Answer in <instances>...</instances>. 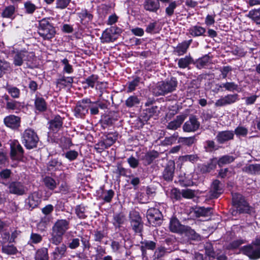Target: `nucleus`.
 I'll return each mask as SVG.
<instances>
[{
	"label": "nucleus",
	"mask_w": 260,
	"mask_h": 260,
	"mask_svg": "<svg viewBox=\"0 0 260 260\" xmlns=\"http://www.w3.org/2000/svg\"><path fill=\"white\" fill-rule=\"evenodd\" d=\"M20 118L14 115H10L4 119L5 125L13 129L18 128L20 125Z\"/></svg>",
	"instance_id": "nucleus-16"
},
{
	"label": "nucleus",
	"mask_w": 260,
	"mask_h": 260,
	"mask_svg": "<svg viewBox=\"0 0 260 260\" xmlns=\"http://www.w3.org/2000/svg\"><path fill=\"white\" fill-rule=\"evenodd\" d=\"M10 157L12 160L20 161L23 156L24 150L19 142L14 140L10 143Z\"/></svg>",
	"instance_id": "nucleus-10"
},
{
	"label": "nucleus",
	"mask_w": 260,
	"mask_h": 260,
	"mask_svg": "<svg viewBox=\"0 0 260 260\" xmlns=\"http://www.w3.org/2000/svg\"><path fill=\"white\" fill-rule=\"evenodd\" d=\"M234 134L233 131H224L218 133L216 139L220 144H223L225 142L232 140L234 139Z\"/></svg>",
	"instance_id": "nucleus-19"
},
{
	"label": "nucleus",
	"mask_w": 260,
	"mask_h": 260,
	"mask_svg": "<svg viewBox=\"0 0 260 260\" xmlns=\"http://www.w3.org/2000/svg\"><path fill=\"white\" fill-rule=\"evenodd\" d=\"M11 69L10 63L5 60L0 59V78L2 77L7 71Z\"/></svg>",
	"instance_id": "nucleus-45"
},
{
	"label": "nucleus",
	"mask_w": 260,
	"mask_h": 260,
	"mask_svg": "<svg viewBox=\"0 0 260 260\" xmlns=\"http://www.w3.org/2000/svg\"><path fill=\"white\" fill-rule=\"evenodd\" d=\"M209 61L210 56L208 55H205L196 61V67L200 69L205 68L208 65Z\"/></svg>",
	"instance_id": "nucleus-39"
},
{
	"label": "nucleus",
	"mask_w": 260,
	"mask_h": 260,
	"mask_svg": "<svg viewBox=\"0 0 260 260\" xmlns=\"http://www.w3.org/2000/svg\"><path fill=\"white\" fill-rule=\"evenodd\" d=\"M159 156L158 152L152 150L147 152L142 155L141 159L143 161V164L145 166H147L151 164L152 161Z\"/></svg>",
	"instance_id": "nucleus-23"
},
{
	"label": "nucleus",
	"mask_w": 260,
	"mask_h": 260,
	"mask_svg": "<svg viewBox=\"0 0 260 260\" xmlns=\"http://www.w3.org/2000/svg\"><path fill=\"white\" fill-rule=\"evenodd\" d=\"M120 29L114 27L106 29L102 34L101 37V42L103 43L113 42L116 39L115 35L118 34Z\"/></svg>",
	"instance_id": "nucleus-11"
},
{
	"label": "nucleus",
	"mask_w": 260,
	"mask_h": 260,
	"mask_svg": "<svg viewBox=\"0 0 260 260\" xmlns=\"http://www.w3.org/2000/svg\"><path fill=\"white\" fill-rule=\"evenodd\" d=\"M2 251L3 253L9 255L15 254L17 252V248L13 245L3 246L2 248Z\"/></svg>",
	"instance_id": "nucleus-52"
},
{
	"label": "nucleus",
	"mask_w": 260,
	"mask_h": 260,
	"mask_svg": "<svg viewBox=\"0 0 260 260\" xmlns=\"http://www.w3.org/2000/svg\"><path fill=\"white\" fill-rule=\"evenodd\" d=\"M35 105L36 109L40 112L45 111L47 109V104L45 100L41 97H37Z\"/></svg>",
	"instance_id": "nucleus-35"
},
{
	"label": "nucleus",
	"mask_w": 260,
	"mask_h": 260,
	"mask_svg": "<svg viewBox=\"0 0 260 260\" xmlns=\"http://www.w3.org/2000/svg\"><path fill=\"white\" fill-rule=\"evenodd\" d=\"M24 6L27 14H32L37 9L36 5L30 1L25 2Z\"/></svg>",
	"instance_id": "nucleus-58"
},
{
	"label": "nucleus",
	"mask_w": 260,
	"mask_h": 260,
	"mask_svg": "<svg viewBox=\"0 0 260 260\" xmlns=\"http://www.w3.org/2000/svg\"><path fill=\"white\" fill-rule=\"evenodd\" d=\"M243 253L247 255L251 259H257L260 258V247L254 249L252 245H249L242 248Z\"/></svg>",
	"instance_id": "nucleus-17"
},
{
	"label": "nucleus",
	"mask_w": 260,
	"mask_h": 260,
	"mask_svg": "<svg viewBox=\"0 0 260 260\" xmlns=\"http://www.w3.org/2000/svg\"><path fill=\"white\" fill-rule=\"evenodd\" d=\"M114 194V192L112 190L110 189L103 191V194L101 195L100 198L105 202H110L113 198Z\"/></svg>",
	"instance_id": "nucleus-54"
},
{
	"label": "nucleus",
	"mask_w": 260,
	"mask_h": 260,
	"mask_svg": "<svg viewBox=\"0 0 260 260\" xmlns=\"http://www.w3.org/2000/svg\"><path fill=\"white\" fill-rule=\"evenodd\" d=\"M239 100L238 94H229L217 100L215 103L216 107H223L231 105Z\"/></svg>",
	"instance_id": "nucleus-13"
},
{
	"label": "nucleus",
	"mask_w": 260,
	"mask_h": 260,
	"mask_svg": "<svg viewBox=\"0 0 260 260\" xmlns=\"http://www.w3.org/2000/svg\"><path fill=\"white\" fill-rule=\"evenodd\" d=\"M147 218L151 225L156 226L161 223L162 215L158 209L152 208L148 210Z\"/></svg>",
	"instance_id": "nucleus-9"
},
{
	"label": "nucleus",
	"mask_w": 260,
	"mask_h": 260,
	"mask_svg": "<svg viewBox=\"0 0 260 260\" xmlns=\"http://www.w3.org/2000/svg\"><path fill=\"white\" fill-rule=\"evenodd\" d=\"M63 239V235L52 231L49 241L54 245H59L61 244Z\"/></svg>",
	"instance_id": "nucleus-32"
},
{
	"label": "nucleus",
	"mask_w": 260,
	"mask_h": 260,
	"mask_svg": "<svg viewBox=\"0 0 260 260\" xmlns=\"http://www.w3.org/2000/svg\"><path fill=\"white\" fill-rule=\"evenodd\" d=\"M175 168L174 161H169L163 172V178L167 181L173 180Z\"/></svg>",
	"instance_id": "nucleus-20"
},
{
	"label": "nucleus",
	"mask_w": 260,
	"mask_h": 260,
	"mask_svg": "<svg viewBox=\"0 0 260 260\" xmlns=\"http://www.w3.org/2000/svg\"><path fill=\"white\" fill-rule=\"evenodd\" d=\"M20 106L19 102L15 101H11L6 103V108L8 110H16Z\"/></svg>",
	"instance_id": "nucleus-64"
},
{
	"label": "nucleus",
	"mask_w": 260,
	"mask_h": 260,
	"mask_svg": "<svg viewBox=\"0 0 260 260\" xmlns=\"http://www.w3.org/2000/svg\"><path fill=\"white\" fill-rule=\"evenodd\" d=\"M177 6V3L176 1L170 2L165 9L166 15L169 17L172 16L174 14L175 10L176 9Z\"/></svg>",
	"instance_id": "nucleus-42"
},
{
	"label": "nucleus",
	"mask_w": 260,
	"mask_h": 260,
	"mask_svg": "<svg viewBox=\"0 0 260 260\" xmlns=\"http://www.w3.org/2000/svg\"><path fill=\"white\" fill-rule=\"evenodd\" d=\"M94 240L100 242L105 237V233L104 231H95L93 234Z\"/></svg>",
	"instance_id": "nucleus-62"
},
{
	"label": "nucleus",
	"mask_w": 260,
	"mask_h": 260,
	"mask_svg": "<svg viewBox=\"0 0 260 260\" xmlns=\"http://www.w3.org/2000/svg\"><path fill=\"white\" fill-rule=\"evenodd\" d=\"M61 165V162L57 159H53L49 161L47 168L49 171H55L58 169Z\"/></svg>",
	"instance_id": "nucleus-53"
},
{
	"label": "nucleus",
	"mask_w": 260,
	"mask_h": 260,
	"mask_svg": "<svg viewBox=\"0 0 260 260\" xmlns=\"http://www.w3.org/2000/svg\"><path fill=\"white\" fill-rule=\"evenodd\" d=\"M143 6L146 11L154 13L156 12L160 8L158 0H145Z\"/></svg>",
	"instance_id": "nucleus-21"
},
{
	"label": "nucleus",
	"mask_w": 260,
	"mask_h": 260,
	"mask_svg": "<svg viewBox=\"0 0 260 260\" xmlns=\"http://www.w3.org/2000/svg\"><path fill=\"white\" fill-rule=\"evenodd\" d=\"M192 61V59L190 56H186L178 60V65L180 68H187Z\"/></svg>",
	"instance_id": "nucleus-43"
},
{
	"label": "nucleus",
	"mask_w": 260,
	"mask_h": 260,
	"mask_svg": "<svg viewBox=\"0 0 260 260\" xmlns=\"http://www.w3.org/2000/svg\"><path fill=\"white\" fill-rule=\"evenodd\" d=\"M170 230L174 233H180L185 229V226L180 223L176 218H173L170 222Z\"/></svg>",
	"instance_id": "nucleus-25"
},
{
	"label": "nucleus",
	"mask_w": 260,
	"mask_h": 260,
	"mask_svg": "<svg viewBox=\"0 0 260 260\" xmlns=\"http://www.w3.org/2000/svg\"><path fill=\"white\" fill-rule=\"evenodd\" d=\"M179 159L183 162L188 161L193 163L199 159V157L197 154H190L180 156Z\"/></svg>",
	"instance_id": "nucleus-56"
},
{
	"label": "nucleus",
	"mask_w": 260,
	"mask_h": 260,
	"mask_svg": "<svg viewBox=\"0 0 260 260\" xmlns=\"http://www.w3.org/2000/svg\"><path fill=\"white\" fill-rule=\"evenodd\" d=\"M61 62L64 66L63 71L68 73L71 74L73 72V69L72 66L69 64V60L67 58L61 60Z\"/></svg>",
	"instance_id": "nucleus-59"
},
{
	"label": "nucleus",
	"mask_w": 260,
	"mask_h": 260,
	"mask_svg": "<svg viewBox=\"0 0 260 260\" xmlns=\"http://www.w3.org/2000/svg\"><path fill=\"white\" fill-rule=\"evenodd\" d=\"M206 29L205 28L200 26H194L190 27L189 29L190 34L193 37H199L204 35Z\"/></svg>",
	"instance_id": "nucleus-37"
},
{
	"label": "nucleus",
	"mask_w": 260,
	"mask_h": 260,
	"mask_svg": "<svg viewBox=\"0 0 260 260\" xmlns=\"http://www.w3.org/2000/svg\"><path fill=\"white\" fill-rule=\"evenodd\" d=\"M19 233L20 232L15 230L12 233L11 236L8 233H5L4 236V238L7 239L8 241H9L10 243H12L15 241V238H16L19 235Z\"/></svg>",
	"instance_id": "nucleus-61"
},
{
	"label": "nucleus",
	"mask_w": 260,
	"mask_h": 260,
	"mask_svg": "<svg viewBox=\"0 0 260 260\" xmlns=\"http://www.w3.org/2000/svg\"><path fill=\"white\" fill-rule=\"evenodd\" d=\"M243 171L250 174H260V165L251 164L243 168Z\"/></svg>",
	"instance_id": "nucleus-33"
},
{
	"label": "nucleus",
	"mask_w": 260,
	"mask_h": 260,
	"mask_svg": "<svg viewBox=\"0 0 260 260\" xmlns=\"http://www.w3.org/2000/svg\"><path fill=\"white\" fill-rule=\"evenodd\" d=\"M7 90L11 96L13 98H18L20 95V90L16 87H9Z\"/></svg>",
	"instance_id": "nucleus-60"
},
{
	"label": "nucleus",
	"mask_w": 260,
	"mask_h": 260,
	"mask_svg": "<svg viewBox=\"0 0 260 260\" xmlns=\"http://www.w3.org/2000/svg\"><path fill=\"white\" fill-rule=\"evenodd\" d=\"M126 220L125 216L122 213L114 215L113 224L116 228H120Z\"/></svg>",
	"instance_id": "nucleus-34"
},
{
	"label": "nucleus",
	"mask_w": 260,
	"mask_h": 260,
	"mask_svg": "<svg viewBox=\"0 0 260 260\" xmlns=\"http://www.w3.org/2000/svg\"><path fill=\"white\" fill-rule=\"evenodd\" d=\"M27 200L28 204L30 207L32 208L36 207L40 202L39 193L37 192H33L28 197Z\"/></svg>",
	"instance_id": "nucleus-27"
},
{
	"label": "nucleus",
	"mask_w": 260,
	"mask_h": 260,
	"mask_svg": "<svg viewBox=\"0 0 260 260\" xmlns=\"http://www.w3.org/2000/svg\"><path fill=\"white\" fill-rule=\"evenodd\" d=\"M156 247V243L150 240H145L143 242H142L141 248L143 251L144 249H147L150 250H154Z\"/></svg>",
	"instance_id": "nucleus-57"
},
{
	"label": "nucleus",
	"mask_w": 260,
	"mask_h": 260,
	"mask_svg": "<svg viewBox=\"0 0 260 260\" xmlns=\"http://www.w3.org/2000/svg\"><path fill=\"white\" fill-rule=\"evenodd\" d=\"M91 101L88 99H83L78 101L75 108V116L77 118H83L88 111V105Z\"/></svg>",
	"instance_id": "nucleus-8"
},
{
	"label": "nucleus",
	"mask_w": 260,
	"mask_h": 260,
	"mask_svg": "<svg viewBox=\"0 0 260 260\" xmlns=\"http://www.w3.org/2000/svg\"><path fill=\"white\" fill-rule=\"evenodd\" d=\"M185 118L186 116L184 115L177 116L174 120L168 123L167 128L171 130L177 129L180 127Z\"/></svg>",
	"instance_id": "nucleus-24"
},
{
	"label": "nucleus",
	"mask_w": 260,
	"mask_h": 260,
	"mask_svg": "<svg viewBox=\"0 0 260 260\" xmlns=\"http://www.w3.org/2000/svg\"><path fill=\"white\" fill-rule=\"evenodd\" d=\"M196 217H209L212 214L211 208L199 207L194 211Z\"/></svg>",
	"instance_id": "nucleus-28"
},
{
	"label": "nucleus",
	"mask_w": 260,
	"mask_h": 260,
	"mask_svg": "<svg viewBox=\"0 0 260 260\" xmlns=\"http://www.w3.org/2000/svg\"><path fill=\"white\" fill-rule=\"evenodd\" d=\"M78 16L80 19V22L82 24H85L91 21L92 19V15L86 10H83L78 13Z\"/></svg>",
	"instance_id": "nucleus-36"
},
{
	"label": "nucleus",
	"mask_w": 260,
	"mask_h": 260,
	"mask_svg": "<svg viewBox=\"0 0 260 260\" xmlns=\"http://www.w3.org/2000/svg\"><path fill=\"white\" fill-rule=\"evenodd\" d=\"M248 16L257 24H260V9L250 11Z\"/></svg>",
	"instance_id": "nucleus-47"
},
{
	"label": "nucleus",
	"mask_w": 260,
	"mask_h": 260,
	"mask_svg": "<svg viewBox=\"0 0 260 260\" xmlns=\"http://www.w3.org/2000/svg\"><path fill=\"white\" fill-rule=\"evenodd\" d=\"M38 34L44 40H50L53 38L56 34L54 26L46 19H43L39 21Z\"/></svg>",
	"instance_id": "nucleus-3"
},
{
	"label": "nucleus",
	"mask_w": 260,
	"mask_h": 260,
	"mask_svg": "<svg viewBox=\"0 0 260 260\" xmlns=\"http://www.w3.org/2000/svg\"><path fill=\"white\" fill-rule=\"evenodd\" d=\"M21 142L27 149L37 147L39 138L36 132L30 128L26 129L21 134Z\"/></svg>",
	"instance_id": "nucleus-2"
},
{
	"label": "nucleus",
	"mask_w": 260,
	"mask_h": 260,
	"mask_svg": "<svg viewBox=\"0 0 260 260\" xmlns=\"http://www.w3.org/2000/svg\"><path fill=\"white\" fill-rule=\"evenodd\" d=\"M35 57V54L26 50L14 51L13 54V63L15 66L19 67L25 62H31Z\"/></svg>",
	"instance_id": "nucleus-5"
},
{
	"label": "nucleus",
	"mask_w": 260,
	"mask_h": 260,
	"mask_svg": "<svg viewBox=\"0 0 260 260\" xmlns=\"http://www.w3.org/2000/svg\"><path fill=\"white\" fill-rule=\"evenodd\" d=\"M12 174V172L9 169H4L0 172V183L7 185L6 181L8 179Z\"/></svg>",
	"instance_id": "nucleus-48"
},
{
	"label": "nucleus",
	"mask_w": 260,
	"mask_h": 260,
	"mask_svg": "<svg viewBox=\"0 0 260 260\" xmlns=\"http://www.w3.org/2000/svg\"><path fill=\"white\" fill-rule=\"evenodd\" d=\"M222 86L228 91H237L240 92L241 91L240 88L238 85L236 84L234 82H226L222 83Z\"/></svg>",
	"instance_id": "nucleus-40"
},
{
	"label": "nucleus",
	"mask_w": 260,
	"mask_h": 260,
	"mask_svg": "<svg viewBox=\"0 0 260 260\" xmlns=\"http://www.w3.org/2000/svg\"><path fill=\"white\" fill-rule=\"evenodd\" d=\"M233 132L234 134H235V135L238 137H246L248 134V131L247 128L243 126H238Z\"/></svg>",
	"instance_id": "nucleus-55"
},
{
	"label": "nucleus",
	"mask_w": 260,
	"mask_h": 260,
	"mask_svg": "<svg viewBox=\"0 0 260 260\" xmlns=\"http://www.w3.org/2000/svg\"><path fill=\"white\" fill-rule=\"evenodd\" d=\"M233 205L239 213H251L252 208L249 207L244 198L240 193H232Z\"/></svg>",
	"instance_id": "nucleus-4"
},
{
	"label": "nucleus",
	"mask_w": 260,
	"mask_h": 260,
	"mask_svg": "<svg viewBox=\"0 0 260 260\" xmlns=\"http://www.w3.org/2000/svg\"><path fill=\"white\" fill-rule=\"evenodd\" d=\"M140 103V100L136 95H131L125 101V105L128 108H132L138 105Z\"/></svg>",
	"instance_id": "nucleus-44"
},
{
	"label": "nucleus",
	"mask_w": 260,
	"mask_h": 260,
	"mask_svg": "<svg viewBox=\"0 0 260 260\" xmlns=\"http://www.w3.org/2000/svg\"><path fill=\"white\" fill-rule=\"evenodd\" d=\"M235 160V157L231 155H225L222 156L217 161V164L219 167L226 164H229L233 162Z\"/></svg>",
	"instance_id": "nucleus-41"
},
{
	"label": "nucleus",
	"mask_w": 260,
	"mask_h": 260,
	"mask_svg": "<svg viewBox=\"0 0 260 260\" xmlns=\"http://www.w3.org/2000/svg\"><path fill=\"white\" fill-rule=\"evenodd\" d=\"M216 162H211L210 164L203 165L201 168V171L203 173H208L216 168Z\"/></svg>",
	"instance_id": "nucleus-63"
},
{
	"label": "nucleus",
	"mask_w": 260,
	"mask_h": 260,
	"mask_svg": "<svg viewBox=\"0 0 260 260\" xmlns=\"http://www.w3.org/2000/svg\"><path fill=\"white\" fill-rule=\"evenodd\" d=\"M129 220L132 229L135 233H140L143 228V223L138 212L132 211L129 213Z\"/></svg>",
	"instance_id": "nucleus-6"
},
{
	"label": "nucleus",
	"mask_w": 260,
	"mask_h": 260,
	"mask_svg": "<svg viewBox=\"0 0 260 260\" xmlns=\"http://www.w3.org/2000/svg\"><path fill=\"white\" fill-rule=\"evenodd\" d=\"M16 8L13 5H10L6 7L3 12L2 13V16L3 18L14 19V14L15 12Z\"/></svg>",
	"instance_id": "nucleus-30"
},
{
	"label": "nucleus",
	"mask_w": 260,
	"mask_h": 260,
	"mask_svg": "<svg viewBox=\"0 0 260 260\" xmlns=\"http://www.w3.org/2000/svg\"><path fill=\"white\" fill-rule=\"evenodd\" d=\"M43 182L45 185L49 189H54L57 185V183L55 180L51 177H45L43 179Z\"/></svg>",
	"instance_id": "nucleus-46"
},
{
	"label": "nucleus",
	"mask_w": 260,
	"mask_h": 260,
	"mask_svg": "<svg viewBox=\"0 0 260 260\" xmlns=\"http://www.w3.org/2000/svg\"><path fill=\"white\" fill-rule=\"evenodd\" d=\"M62 125V118L59 116H56L50 122V128L54 132H57Z\"/></svg>",
	"instance_id": "nucleus-29"
},
{
	"label": "nucleus",
	"mask_w": 260,
	"mask_h": 260,
	"mask_svg": "<svg viewBox=\"0 0 260 260\" xmlns=\"http://www.w3.org/2000/svg\"><path fill=\"white\" fill-rule=\"evenodd\" d=\"M223 192L222 185L218 180H215L212 184L209 192L211 198H217Z\"/></svg>",
	"instance_id": "nucleus-18"
},
{
	"label": "nucleus",
	"mask_w": 260,
	"mask_h": 260,
	"mask_svg": "<svg viewBox=\"0 0 260 260\" xmlns=\"http://www.w3.org/2000/svg\"><path fill=\"white\" fill-rule=\"evenodd\" d=\"M67 246L66 244L61 243L59 245H56L53 251L51 253V256L53 260H61L67 256Z\"/></svg>",
	"instance_id": "nucleus-12"
},
{
	"label": "nucleus",
	"mask_w": 260,
	"mask_h": 260,
	"mask_svg": "<svg viewBox=\"0 0 260 260\" xmlns=\"http://www.w3.org/2000/svg\"><path fill=\"white\" fill-rule=\"evenodd\" d=\"M117 137L118 134L116 133H109L105 139L107 146H109V147H110L117 140Z\"/></svg>",
	"instance_id": "nucleus-49"
},
{
	"label": "nucleus",
	"mask_w": 260,
	"mask_h": 260,
	"mask_svg": "<svg viewBox=\"0 0 260 260\" xmlns=\"http://www.w3.org/2000/svg\"><path fill=\"white\" fill-rule=\"evenodd\" d=\"M200 123L194 116H190L183 125V129L185 132H194L198 130Z\"/></svg>",
	"instance_id": "nucleus-15"
},
{
	"label": "nucleus",
	"mask_w": 260,
	"mask_h": 260,
	"mask_svg": "<svg viewBox=\"0 0 260 260\" xmlns=\"http://www.w3.org/2000/svg\"><path fill=\"white\" fill-rule=\"evenodd\" d=\"M177 81L175 78L165 81L158 82L152 88V91L155 96L164 95L175 90Z\"/></svg>",
	"instance_id": "nucleus-1"
},
{
	"label": "nucleus",
	"mask_w": 260,
	"mask_h": 260,
	"mask_svg": "<svg viewBox=\"0 0 260 260\" xmlns=\"http://www.w3.org/2000/svg\"><path fill=\"white\" fill-rule=\"evenodd\" d=\"M192 40L185 41L178 45L174 48V52L175 54L178 56H181L186 53L188 48H189Z\"/></svg>",
	"instance_id": "nucleus-22"
},
{
	"label": "nucleus",
	"mask_w": 260,
	"mask_h": 260,
	"mask_svg": "<svg viewBox=\"0 0 260 260\" xmlns=\"http://www.w3.org/2000/svg\"><path fill=\"white\" fill-rule=\"evenodd\" d=\"M70 221L66 219H58L52 228V231L63 235L69 229Z\"/></svg>",
	"instance_id": "nucleus-14"
},
{
	"label": "nucleus",
	"mask_w": 260,
	"mask_h": 260,
	"mask_svg": "<svg viewBox=\"0 0 260 260\" xmlns=\"http://www.w3.org/2000/svg\"><path fill=\"white\" fill-rule=\"evenodd\" d=\"M196 141V140L194 136L190 137H180L178 140V142L183 145L190 146L194 143Z\"/></svg>",
	"instance_id": "nucleus-50"
},
{
	"label": "nucleus",
	"mask_w": 260,
	"mask_h": 260,
	"mask_svg": "<svg viewBox=\"0 0 260 260\" xmlns=\"http://www.w3.org/2000/svg\"><path fill=\"white\" fill-rule=\"evenodd\" d=\"M75 213L80 219H85L87 217L86 208L83 205H77L75 207Z\"/></svg>",
	"instance_id": "nucleus-38"
},
{
	"label": "nucleus",
	"mask_w": 260,
	"mask_h": 260,
	"mask_svg": "<svg viewBox=\"0 0 260 260\" xmlns=\"http://www.w3.org/2000/svg\"><path fill=\"white\" fill-rule=\"evenodd\" d=\"M35 260H49L48 249L43 247L38 249L35 256Z\"/></svg>",
	"instance_id": "nucleus-31"
},
{
	"label": "nucleus",
	"mask_w": 260,
	"mask_h": 260,
	"mask_svg": "<svg viewBox=\"0 0 260 260\" xmlns=\"http://www.w3.org/2000/svg\"><path fill=\"white\" fill-rule=\"evenodd\" d=\"M8 192L17 196H22L27 191V187L20 181H12L7 185Z\"/></svg>",
	"instance_id": "nucleus-7"
},
{
	"label": "nucleus",
	"mask_w": 260,
	"mask_h": 260,
	"mask_svg": "<svg viewBox=\"0 0 260 260\" xmlns=\"http://www.w3.org/2000/svg\"><path fill=\"white\" fill-rule=\"evenodd\" d=\"M98 76L96 75H92L87 78L84 83L87 84L88 87H90L91 88H93L95 83L98 82Z\"/></svg>",
	"instance_id": "nucleus-51"
},
{
	"label": "nucleus",
	"mask_w": 260,
	"mask_h": 260,
	"mask_svg": "<svg viewBox=\"0 0 260 260\" xmlns=\"http://www.w3.org/2000/svg\"><path fill=\"white\" fill-rule=\"evenodd\" d=\"M73 82V78L71 77L61 76L57 79L55 82L57 86L62 88L71 86Z\"/></svg>",
	"instance_id": "nucleus-26"
}]
</instances>
